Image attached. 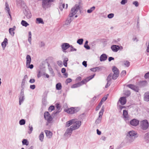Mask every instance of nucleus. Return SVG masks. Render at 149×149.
<instances>
[{
  "label": "nucleus",
  "mask_w": 149,
  "mask_h": 149,
  "mask_svg": "<svg viewBox=\"0 0 149 149\" xmlns=\"http://www.w3.org/2000/svg\"><path fill=\"white\" fill-rule=\"evenodd\" d=\"M57 64L60 67L63 66V62L61 61H58L57 62Z\"/></svg>",
  "instance_id": "obj_52"
},
{
  "label": "nucleus",
  "mask_w": 149,
  "mask_h": 149,
  "mask_svg": "<svg viewBox=\"0 0 149 149\" xmlns=\"http://www.w3.org/2000/svg\"><path fill=\"white\" fill-rule=\"evenodd\" d=\"M19 104L21 105L24 100L25 98L24 94V90L22 89L21 90L20 94L19 96Z\"/></svg>",
  "instance_id": "obj_7"
},
{
  "label": "nucleus",
  "mask_w": 149,
  "mask_h": 149,
  "mask_svg": "<svg viewBox=\"0 0 149 149\" xmlns=\"http://www.w3.org/2000/svg\"><path fill=\"white\" fill-rule=\"evenodd\" d=\"M29 38H28V41L30 44L31 43V31L29 32Z\"/></svg>",
  "instance_id": "obj_35"
},
{
  "label": "nucleus",
  "mask_w": 149,
  "mask_h": 149,
  "mask_svg": "<svg viewBox=\"0 0 149 149\" xmlns=\"http://www.w3.org/2000/svg\"><path fill=\"white\" fill-rule=\"evenodd\" d=\"M133 4L136 7H137L139 6L138 2L137 1H134L133 2Z\"/></svg>",
  "instance_id": "obj_59"
},
{
  "label": "nucleus",
  "mask_w": 149,
  "mask_h": 149,
  "mask_svg": "<svg viewBox=\"0 0 149 149\" xmlns=\"http://www.w3.org/2000/svg\"><path fill=\"white\" fill-rule=\"evenodd\" d=\"M102 104V103L101 102H100V103L99 104L98 106L96 107V111H97L99 110V109L100 107Z\"/></svg>",
  "instance_id": "obj_56"
},
{
  "label": "nucleus",
  "mask_w": 149,
  "mask_h": 149,
  "mask_svg": "<svg viewBox=\"0 0 149 149\" xmlns=\"http://www.w3.org/2000/svg\"><path fill=\"white\" fill-rule=\"evenodd\" d=\"M123 118L125 121H127L129 120V117L128 115L127 111L124 110L123 111Z\"/></svg>",
  "instance_id": "obj_13"
},
{
  "label": "nucleus",
  "mask_w": 149,
  "mask_h": 149,
  "mask_svg": "<svg viewBox=\"0 0 149 149\" xmlns=\"http://www.w3.org/2000/svg\"><path fill=\"white\" fill-rule=\"evenodd\" d=\"M124 65L126 67H128L130 65V63L128 61H125L124 62Z\"/></svg>",
  "instance_id": "obj_51"
},
{
  "label": "nucleus",
  "mask_w": 149,
  "mask_h": 149,
  "mask_svg": "<svg viewBox=\"0 0 149 149\" xmlns=\"http://www.w3.org/2000/svg\"><path fill=\"white\" fill-rule=\"evenodd\" d=\"M95 9V7L94 6H93L90 8V9L87 10V12L88 13H91Z\"/></svg>",
  "instance_id": "obj_40"
},
{
  "label": "nucleus",
  "mask_w": 149,
  "mask_h": 149,
  "mask_svg": "<svg viewBox=\"0 0 149 149\" xmlns=\"http://www.w3.org/2000/svg\"><path fill=\"white\" fill-rule=\"evenodd\" d=\"M107 58V55L105 54H102L100 57V61H105Z\"/></svg>",
  "instance_id": "obj_22"
},
{
  "label": "nucleus",
  "mask_w": 149,
  "mask_h": 149,
  "mask_svg": "<svg viewBox=\"0 0 149 149\" xmlns=\"http://www.w3.org/2000/svg\"><path fill=\"white\" fill-rule=\"evenodd\" d=\"M29 65L28 66H27V65H26V67L27 68H30L31 69H32L33 68V64L30 65V64L29 65Z\"/></svg>",
  "instance_id": "obj_60"
},
{
  "label": "nucleus",
  "mask_w": 149,
  "mask_h": 149,
  "mask_svg": "<svg viewBox=\"0 0 149 149\" xmlns=\"http://www.w3.org/2000/svg\"><path fill=\"white\" fill-rule=\"evenodd\" d=\"M16 29L15 26H13V28H10L9 29V33L12 36H13L15 34L14 31Z\"/></svg>",
  "instance_id": "obj_20"
},
{
  "label": "nucleus",
  "mask_w": 149,
  "mask_h": 149,
  "mask_svg": "<svg viewBox=\"0 0 149 149\" xmlns=\"http://www.w3.org/2000/svg\"><path fill=\"white\" fill-rule=\"evenodd\" d=\"M45 133H46L47 137L48 138H50L52 136V133L49 131L46 130H45Z\"/></svg>",
  "instance_id": "obj_24"
},
{
  "label": "nucleus",
  "mask_w": 149,
  "mask_h": 149,
  "mask_svg": "<svg viewBox=\"0 0 149 149\" xmlns=\"http://www.w3.org/2000/svg\"><path fill=\"white\" fill-rule=\"evenodd\" d=\"M29 131H28V133L30 134L31 133L32 131L33 130V128L32 125H31L30 124H29Z\"/></svg>",
  "instance_id": "obj_45"
},
{
  "label": "nucleus",
  "mask_w": 149,
  "mask_h": 149,
  "mask_svg": "<svg viewBox=\"0 0 149 149\" xmlns=\"http://www.w3.org/2000/svg\"><path fill=\"white\" fill-rule=\"evenodd\" d=\"M25 79H22V89L23 90L24 88V86L25 84Z\"/></svg>",
  "instance_id": "obj_47"
},
{
  "label": "nucleus",
  "mask_w": 149,
  "mask_h": 149,
  "mask_svg": "<svg viewBox=\"0 0 149 149\" xmlns=\"http://www.w3.org/2000/svg\"><path fill=\"white\" fill-rule=\"evenodd\" d=\"M30 88L31 89L33 90L36 88V86L35 85H31L30 86Z\"/></svg>",
  "instance_id": "obj_63"
},
{
  "label": "nucleus",
  "mask_w": 149,
  "mask_h": 149,
  "mask_svg": "<svg viewBox=\"0 0 149 149\" xmlns=\"http://www.w3.org/2000/svg\"><path fill=\"white\" fill-rule=\"evenodd\" d=\"M49 71H50V74H52L53 76H54V73L52 68H50L49 69Z\"/></svg>",
  "instance_id": "obj_58"
},
{
  "label": "nucleus",
  "mask_w": 149,
  "mask_h": 149,
  "mask_svg": "<svg viewBox=\"0 0 149 149\" xmlns=\"http://www.w3.org/2000/svg\"><path fill=\"white\" fill-rule=\"evenodd\" d=\"M127 86L136 92H138L139 91V89L138 87L132 84H128L127 85Z\"/></svg>",
  "instance_id": "obj_12"
},
{
  "label": "nucleus",
  "mask_w": 149,
  "mask_h": 149,
  "mask_svg": "<svg viewBox=\"0 0 149 149\" xmlns=\"http://www.w3.org/2000/svg\"><path fill=\"white\" fill-rule=\"evenodd\" d=\"M25 123V121L24 119H22L20 120L19 121V124L21 125H24Z\"/></svg>",
  "instance_id": "obj_46"
},
{
  "label": "nucleus",
  "mask_w": 149,
  "mask_h": 149,
  "mask_svg": "<svg viewBox=\"0 0 149 149\" xmlns=\"http://www.w3.org/2000/svg\"><path fill=\"white\" fill-rule=\"evenodd\" d=\"M114 15L113 13H110L108 15L107 17L109 19H111L113 17Z\"/></svg>",
  "instance_id": "obj_53"
},
{
  "label": "nucleus",
  "mask_w": 149,
  "mask_h": 149,
  "mask_svg": "<svg viewBox=\"0 0 149 149\" xmlns=\"http://www.w3.org/2000/svg\"><path fill=\"white\" fill-rule=\"evenodd\" d=\"M44 137V133L43 132H41L39 136V139L40 141L42 142Z\"/></svg>",
  "instance_id": "obj_32"
},
{
  "label": "nucleus",
  "mask_w": 149,
  "mask_h": 149,
  "mask_svg": "<svg viewBox=\"0 0 149 149\" xmlns=\"http://www.w3.org/2000/svg\"><path fill=\"white\" fill-rule=\"evenodd\" d=\"M74 130L72 129L71 128V127L68 128L66 130L65 132V133L64 135L65 136H70L72 133V131Z\"/></svg>",
  "instance_id": "obj_15"
},
{
  "label": "nucleus",
  "mask_w": 149,
  "mask_h": 149,
  "mask_svg": "<svg viewBox=\"0 0 149 149\" xmlns=\"http://www.w3.org/2000/svg\"><path fill=\"white\" fill-rule=\"evenodd\" d=\"M54 107L52 105L50 106L48 110L49 112H51L52 111L54 110Z\"/></svg>",
  "instance_id": "obj_48"
},
{
  "label": "nucleus",
  "mask_w": 149,
  "mask_h": 149,
  "mask_svg": "<svg viewBox=\"0 0 149 149\" xmlns=\"http://www.w3.org/2000/svg\"><path fill=\"white\" fill-rule=\"evenodd\" d=\"M24 13L27 19H29L31 17V13L28 8L25 9L24 11Z\"/></svg>",
  "instance_id": "obj_10"
},
{
  "label": "nucleus",
  "mask_w": 149,
  "mask_h": 149,
  "mask_svg": "<svg viewBox=\"0 0 149 149\" xmlns=\"http://www.w3.org/2000/svg\"><path fill=\"white\" fill-rule=\"evenodd\" d=\"M65 6L64 3H61L60 4L59 8L61 10H62L64 8Z\"/></svg>",
  "instance_id": "obj_44"
},
{
  "label": "nucleus",
  "mask_w": 149,
  "mask_h": 149,
  "mask_svg": "<svg viewBox=\"0 0 149 149\" xmlns=\"http://www.w3.org/2000/svg\"><path fill=\"white\" fill-rule=\"evenodd\" d=\"M144 138L147 142L149 143V132L145 134Z\"/></svg>",
  "instance_id": "obj_29"
},
{
  "label": "nucleus",
  "mask_w": 149,
  "mask_h": 149,
  "mask_svg": "<svg viewBox=\"0 0 149 149\" xmlns=\"http://www.w3.org/2000/svg\"><path fill=\"white\" fill-rule=\"evenodd\" d=\"M111 77L112 74H110L107 77V82H111Z\"/></svg>",
  "instance_id": "obj_42"
},
{
  "label": "nucleus",
  "mask_w": 149,
  "mask_h": 149,
  "mask_svg": "<svg viewBox=\"0 0 149 149\" xmlns=\"http://www.w3.org/2000/svg\"><path fill=\"white\" fill-rule=\"evenodd\" d=\"M80 86H81V85H80V83L79 82L73 85L71 87L72 88H75L80 87Z\"/></svg>",
  "instance_id": "obj_37"
},
{
  "label": "nucleus",
  "mask_w": 149,
  "mask_h": 149,
  "mask_svg": "<svg viewBox=\"0 0 149 149\" xmlns=\"http://www.w3.org/2000/svg\"><path fill=\"white\" fill-rule=\"evenodd\" d=\"M131 93L130 91L128 90H126L124 93V94L125 95L128 96L130 95Z\"/></svg>",
  "instance_id": "obj_41"
},
{
  "label": "nucleus",
  "mask_w": 149,
  "mask_h": 149,
  "mask_svg": "<svg viewBox=\"0 0 149 149\" xmlns=\"http://www.w3.org/2000/svg\"><path fill=\"white\" fill-rule=\"evenodd\" d=\"M68 61V58L66 57L65 58L63 61V65L64 66L66 67L67 66V61Z\"/></svg>",
  "instance_id": "obj_36"
},
{
  "label": "nucleus",
  "mask_w": 149,
  "mask_h": 149,
  "mask_svg": "<svg viewBox=\"0 0 149 149\" xmlns=\"http://www.w3.org/2000/svg\"><path fill=\"white\" fill-rule=\"evenodd\" d=\"M126 74V71L125 70H123L120 74L122 77L124 76Z\"/></svg>",
  "instance_id": "obj_55"
},
{
  "label": "nucleus",
  "mask_w": 149,
  "mask_h": 149,
  "mask_svg": "<svg viewBox=\"0 0 149 149\" xmlns=\"http://www.w3.org/2000/svg\"><path fill=\"white\" fill-rule=\"evenodd\" d=\"M144 100L146 101H149V92L146 93L144 94Z\"/></svg>",
  "instance_id": "obj_26"
},
{
  "label": "nucleus",
  "mask_w": 149,
  "mask_h": 149,
  "mask_svg": "<svg viewBox=\"0 0 149 149\" xmlns=\"http://www.w3.org/2000/svg\"><path fill=\"white\" fill-rule=\"evenodd\" d=\"M140 125L141 128L144 130H147L149 127L148 123L146 120L141 121Z\"/></svg>",
  "instance_id": "obj_4"
},
{
  "label": "nucleus",
  "mask_w": 149,
  "mask_h": 149,
  "mask_svg": "<svg viewBox=\"0 0 149 149\" xmlns=\"http://www.w3.org/2000/svg\"><path fill=\"white\" fill-rule=\"evenodd\" d=\"M119 74H113V75H112V79L113 80L116 79L118 77Z\"/></svg>",
  "instance_id": "obj_39"
},
{
  "label": "nucleus",
  "mask_w": 149,
  "mask_h": 149,
  "mask_svg": "<svg viewBox=\"0 0 149 149\" xmlns=\"http://www.w3.org/2000/svg\"><path fill=\"white\" fill-rule=\"evenodd\" d=\"M70 52H73L74 51H76L77 50V49L74 48L72 45H70Z\"/></svg>",
  "instance_id": "obj_50"
},
{
  "label": "nucleus",
  "mask_w": 149,
  "mask_h": 149,
  "mask_svg": "<svg viewBox=\"0 0 149 149\" xmlns=\"http://www.w3.org/2000/svg\"><path fill=\"white\" fill-rule=\"evenodd\" d=\"M101 119L102 118H98L95 121V123L96 124H98L100 123L101 121Z\"/></svg>",
  "instance_id": "obj_49"
},
{
  "label": "nucleus",
  "mask_w": 149,
  "mask_h": 149,
  "mask_svg": "<svg viewBox=\"0 0 149 149\" xmlns=\"http://www.w3.org/2000/svg\"><path fill=\"white\" fill-rule=\"evenodd\" d=\"M79 109L78 107H71L66 109L65 111L68 113L72 114L76 113L79 111Z\"/></svg>",
  "instance_id": "obj_5"
},
{
  "label": "nucleus",
  "mask_w": 149,
  "mask_h": 149,
  "mask_svg": "<svg viewBox=\"0 0 149 149\" xmlns=\"http://www.w3.org/2000/svg\"><path fill=\"white\" fill-rule=\"evenodd\" d=\"M112 71L113 72V74H119V72L118 68L115 66H114L112 68Z\"/></svg>",
  "instance_id": "obj_27"
},
{
  "label": "nucleus",
  "mask_w": 149,
  "mask_h": 149,
  "mask_svg": "<svg viewBox=\"0 0 149 149\" xmlns=\"http://www.w3.org/2000/svg\"><path fill=\"white\" fill-rule=\"evenodd\" d=\"M36 23L38 24H43L44 22L43 20V19L40 18H37L36 19Z\"/></svg>",
  "instance_id": "obj_28"
},
{
  "label": "nucleus",
  "mask_w": 149,
  "mask_h": 149,
  "mask_svg": "<svg viewBox=\"0 0 149 149\" xmlns=\"http://www.w3.org/2000/svg\"><path fill=\"white\" fill-rule=\"evenodd\" d=\"M128 0H122L120 2V3L122 5H125L127 3Z\"/></svg>",
  "instance_id": "obj_54"
},
{
  "label": "nucleus",
  "mask_w": 149,
  "mask_h": 149,
  "mask_svg": "<svg viewBox=\"0 0 149 149\" xmlns=\"http://www.w3.org/2000/svg\"><path fill=\"white\" fill-rule=\"evenodd\" d=\"M139 123V121L135 119H133L130 121V123L131 125L135 126L137 125Z\"/></svg>",
  "instance_id": "obj_16"
},
{
  "label": "nucleus",
  "mask_w": 149,
  "mask_h": 149,
  "mask_svg": "<svg viewBox=\"0 0 149 149\" xmlns=\"http://www.w3.org/2000/svg\"><path fill=\"white\" fill-rule=\"evenodd\" d=\"M8 40L7 38H5L3 42L1 43V46L3 49H4L6 47V45L8 43Z\"/></svg>",
  "instance_id": "obj_21"
},
{
  "label": "nucleus",
  "mask_w": 149,
  "mask_h": 149,
  "mask_svg": "<svg viewBox=\"0 0 149 149\" xmlns=\"http://www.w3.org/2000/svg\"><path fill=\"white\" fill-rule=\"evenodd\" d=\"M62 88L61 84L60 83L57 84L56 85V88L57 90H59Z\"/></svg>",
  "instance_id": "obj_31"
},
{
  "label": "nucleus",
  "mask_w": 149,
  "mask_h": 149,
  "mask_svg": "<svg viewBox=\"0 0 149 149\" xmlns=\"http://www.w3.org/2000/svg\"><path fill=\"white\" fill-rule=\"evenodd\" d=\"M119 101L120 102L121 105H124L126 102V97H121L119 100Z\"/></svg>",
  "instance_id": "obj_18"
},
{
  "label": "nucleus",
  "mask_w": 149,
  "mask_h": 149,
  "mask_svg": "<svg viewBox=\"0 0 149 149\" xmlns=\"http://www.w3.org/2000/svg\"><path fill=\"white\" fill-rule=\"evenodd\" d=\"M120 47L118 45H113L111 47V49L113 52H116L120 49Z\"/></svg>",
  "instance_id": "obj_17"
},
{
  "label": "nucleus",
  "mask_w": 149,
  "mask_h": 149,
  "mask_svg": "<svg viewBox=\"0 0 149 149\" xmlns=\"http://www.w3.org/2000/svg\"><path fill=\"white\" fill-rule=\"evenodd\" d=\"M72 81V80L71 79L69 78H68L66 80V83L68 84L71 82Z\"/></svg>",
  "instance_id": "obj_61"
},
{
  "label": "nucleus",
  "mask_w": 149,
  "mask_h": 149,
  "mask_svg": "<svg viewBox=\"0 0 149 149\" xmlns=\"http://www.w3.org/2000/svg\"><path fill=\"white\" fill-rule=\"evenodd\" d=\"M101 69V68L100 67H96L94 68H91L90 69V70L93 72H95L97 70H99Z\"/></svg>",
  "instance_id": "obj_34"
},
{
  "label": "nucleus",
  "mask_w": 149,
  "mask_h": 149,
  "mask_svg": "<svg viewBox=\"0 0 149 149\" xmlns=\"http://www.w3.org/2000/svg\"><path fill=\"white\" fill-rule=\"evenodd\" d=\"M26 65H29L31 61V58L30 56L29 55H27L26 56Z\"/></svg>",
  "instance_id": "obj_25"
},
{
  "label": "nucleus",
  "mask_w": 149,
  "mask_h": 149,
  "mask_svg": "<svg viewBox=\"0 0 149 149\" xmlns=\"http://www.w3.org/2000/svg\"><path fill=\"white\" fill-rule=\"evenodd\" d=\"M107 96H104L101 100L100 102H104L107 100Z\"/></svg>",
  "instance_id": "obj_57"
},
{
  "label": "nucleus",
  "mask_w": 149,
  "mask_h": 149,
  "mask_svg": "<svg viewBox=\"0 0 149 149\" xmlns=\"http://www.w3.org/2000/svg\"><path fill=\"white\" fill-rule=\"evenodd\" d=\"M144 77L146 78H149V72L146 73L144 75Z\"/></svg>",
  "instance_id": "obj_64"
},
{
  "label": "nucleus",
  "mask_w": 149,
  "mask_h": 149,
  "mask_svg": "<svg viewBox=\"0 0 149 149\" xmlns=\"http://www.w3.org/2000/svg\"><path fill=\"white\" fill-rule=\"evenodd\" d=\"M5 6V10L8 12V13L10 17V19H11V17L10 12V9L9 7V5L6 2Z\"/></svg>",
  "instance_id": "obj_19"
},
{
  "label": "nucleus",
  "mask_w": 149,
  "mask_h": 149,
  "mask_svg": "<svg viewBox=\"0 0 149 149\" xmlns=\"http://www.w3.org/2000/svg\"><path fill=\"white\" fill-rule=\"evenodd\" d=\"M21 24L23 26L26 27L29 25V24L26 21L22 20L21 22Z\"/></svg>",
  "instance_id": "obj_33"
},
{
  "label": "nucleus",
  "mask_w": 149,
  "mask_h": 149,
  "mask_svg": "<svg viewBox=\"0 0 149 149\" xmlns=\"http://www.w3.org/2000/svg\"><path fill=\"white\" fill-rule=\"evenodd\" d=\"M42 103L43 104L46 105L47 104V102L46 100L45 99H43L42 100Z\"/></svg>",
  "instance_id": "obj_62"
},
{
  "label": "nucleus",
  "mask_w": 149,
  "mask_h": 149,
  "mask_svg": "<svg viewBox=\"0 0 149 149\" xmlns=\"http://www.w3.org/2000/svg\"><path fill=\"white\" fill-rule=\"evenodd\" d=\"M22 143L23 145H28L29 142L26 139H23L22 141Z\"/></svg>",
  "instance_id": "obj_38"
},
{
  "label": "nucleus",
  "mask_w": 149,
  "mask_h": 149,
  "mask_svg": "<svg viewBox=\"0 0 149 149\" xmlns=\"http://www.w3.org/2000/svg\"><path fill=\"white\" fill-rule=\"evenodd\" d=\"M52 5L51 3L48 0H43L42 1V8L46 10L47 9L50 8Z\"/></svg>",
  "instance_id": "obj_6"
},
{
  "label": "nucleus",
  "mask_w": 149,
  "mask_h": 149,
  "mask_svg": "<svg viewBox=\"0 0 149 149\" xmlns=\"http://www.w3.org/2000/svg\"><path fill=\"white\" fill-rule=\"evenodd\" d=\"M127 136L129 137L128 139L131 142L134 141L138 137L137 134L133 131H130Z\"/></svg>",
  "instance_id": "obj_1"
},
{
  "label": "nucleus",
  "mask_w": 149,
  "mask_h": 149,
  "mask_svg": "<svg viewBox=\"0 0 149 149\" xmlns=\"http://www.w3.org/2000/svg\"><path fill=\"white\" fill-rule=\"evenodd\" d=\"M79 10V5L76 4L74 6L71 8L70 13L69 15V16L70 17H73L74 15L77 13Z\"/></svg>",
  "instance_id": "obj_2"
},
{
  "label": "nucleus",
  "mask_w": 149,
  "mask_h": 149,
  "mask_svg": "<svg viewBox=\"0 0 149 149\" xmlns=\"http://www.w3.org/2000/svg\"><path fill=\"white\" fill-rule=\"evenodd\" d=\"M83 41V39L82 38L79 39L77 41V43L79 45H81L82 44Z\"/></svg>",
  "instance_id": "obj_43"
},
{
  "label": "nucleus",
  "mask_w": 149,
  "mask_h": 149,
  "mask_svg": "<svg viewBox=\"0 0 149 149\" xmlns=\"http://www.w3.org/2000/svg\"><path fill=\"white\" fill-rule=\"evenodd\" d=\"M72 125L71 126V128L74 130L78 129L81 125V122L77 119H74Z\"/></svg>",
  "instance_id": "obj_3"
},
{
  "label": "nucleus",
  "mask_w": 149,
  "mask_h": 149,
  "mask_svg": "<svg viewBox=\"0 0 149 149\" xmlns=\"http://www.w3.org/2000/svg\"><path fill=\"white\" fill-rule=\"evenodd\" d=\"M74 119H72L68 121L66 123V126L67 127H69L71 125H72V123L73 121H74Z\"/></svg>",
  "instance_id": "obj_30"
},
{
  "label": "nucleus",
  "mask_w": 149,
  "mask_h": 149,
  "mask_svg": "<svg viewBox=\"0 0 149 149\" xmlns=\"http://www.w3.org/2000/svg\"><path fill=\"white\" fill-rule=\"evenodd\" d=\"M95 76V74L91 75L83 80L79 82V83H80V85H81V86L82 85L86 84L87 82L93 78Z\"/></svg>",
  "instance_id": "obj_8"
},
{
  "label": "nucleus",
  "mask_w": 149,
  "mask_h": 149,
  "mask_svg": "<svg viewBox=\"0 0 149 149\" xmlns=\"http://www.w3.org/2000/svg\"><path fill=\"white\" fill-rule=\"evenodd\" d=\"M72 17L69 16V17L66 20L65 23V25H68L70 24L72 21L73 20V19L72 18Z\"/></svg>",
  "instance_id": "obj_23"
},
{
  "label": "nucleus",
  "mask_w": 149,
  "mask_h": 149,
  "mask_svg": "<svg viewBox=\"0 0 149 149\" xmlns=\"http://www.w3.org/2000/svg\"><path fill=\"white\" fill-rule=\"evenodd\" d=\"M44 117L45 119L49 123H50L53 119L50 114L47 111L45 112L44 113Z\"/></svg>",
  "instance_id": "obj_9"
},
{
  "label": "nucleus",
  "mask_w": 149,
  "mask_h": 149,
  "mask_svg": "<svg viewBox=\"0 0 149 149\" xmlns=\"http://www.w3.org/2000/svg\"><path fill=\"white\" fill-rule=\"evenodd\" d=\"M56 107L58 110L54 111L53 113L52 116L54 115V116H55L57 114L59 113L61 111V106H60V104L59 103L56 104Z\"/></svg>",
  "instance_id": "obj_14"
},
{
  "label": "nucleus",
  "mask_w": 149,
  "mask_h": 149,
  "mask_svg": "<svg viewBox=\"0 0 149 149\" xmlns=\"http://www.w3.org/2000/svg\"><path fill=\"white\" fill-rule=\"evenodd\" d=\"M70 45L68 43H63L61 45L62 51L63 52H65V50L70 47Z\"/></svg>",
  "instance_id": "obj_11"
}]
</instances>
